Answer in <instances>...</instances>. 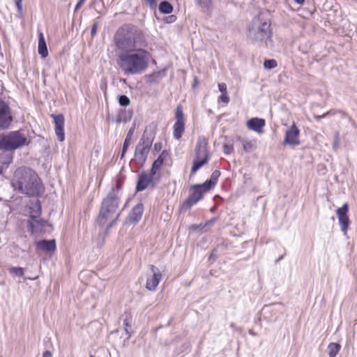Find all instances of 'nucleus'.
I'll list each match as a JSON object with an SVG mask.
<instances>
[{"label":"nucleus","instance_id":"obj_42","mask_svg":"<svg viewBox=\"0 0 357 357\" xmlns=\"http://www.w3.org/2000/svg\"><path fill=\"white\" fill-rule=\"evenodd\" d=\"M97 24L96 23H94L92 26V28H91V35L93 36L96 33V31H97Z\"/></svg>","mask_w":357,"mask_h":357},{"label":"nucleus","instance_id":"obj_10","mask_svg":"<svg viewBox=\"0 0 357 357\" xmlns=\"http://www.w3.org/2000/svg\"><path fill=\"white\" fill-rule=\"evenodd\" d=\"M150 275L147 276L146 288L149 291H154L162 279V273L158 268L154 265L149 266Z\"/></svg>","mask_w":357,"mask_h":357},{"label":"nucleus","instance_id":"obj_34","mask_svg":"<svg viewBox=\"0 0 357 357\" xmlns=\"http://www.w3.org/2000/svg\"><path fill=\"white\" fill-rule=\"evenodd\" d=\"M121 183L119 181H117L116 182V184H115V186L112 188V189L110 190V191H114L116 194H117V196L119 197V199L120 200V196H121V194H120V190L121 189Z\"/></svg>","mask_w":357,"mask_h":357},{"label":"nucleus","instance_id":"obj_38","mask_svg":"<svg viewBox=\"0 0 357 357\" xmlns=\"http://www.w3.org/2000/svg\"><path fill=\"white\" fill-rule=\"evenodd\" d=\"M176 17L174 15H172L167 17L165 19V21L167 23H173L176 21Z\"/></svg>","mask_w":357,"mask_h":357},{"label":"nucleus","instance_id":"obj_8","mask_svg":"<svg viewBox=\"0 0 357 357\" xmlns=\"http://www.w3.org/2000/svg\"><path fill=\"white\" fill-rule=\"evenodd\" d=\"M206 187L204 183L193 185L190 189V195L182 204L181 208L188 210L195 205L202 199L204 194L210 190Z\"/></svg>","mask_w":357,"mask_h":357},{"label":"nucleus","instance_id":"obj_15","mask_svg":"<svg viewBox=\"0 0 357 357\" xmlns=\"http://www.w3.org/2000/svg\"><path fill=\"white\" fill-rule=\"evenodd\" d=\"M159 181V178L152 177L151 172L149 174L143 172L139 176L136 185V190L137 192L143 191L148 188L150 184H152V185L154 186V182H158Z\"/></svg>","mask_w":357,"mask_h":357},{"label":"nucleus","instance_id":"obj_27","mask_svg":"<svg viewBox=\"0 0 357 357\" xmlns=\"http://www.w3.org/2000/svg\"><path fill=\"white\" fill-rule=\"evenodd\" d=\"M337 113H340L342 115V116H345V117H348L349 118V121L352 123V124H354V122L353 121V119H351V116H349L348 115V114L345 112H343L342 110H335V109H331L329 110L328 112H326L324 114V116L325 117H327V116H333Z\"/></svg>","mask_w":357,"mask_h":357},{"label":"nucleus","instance_id":"obj_37","mask_svg":"<svg viewBox=\"0 0 357 357\" xmlns=\"http://www.w3.org/2000/svg\"><path fill=\"white\" fill-rule=\"evenodd\" d=\"M218 89L222 93H227V85L225 83L218 84Z\"/></svg>","mask_w":357,"mask_h":357},{"label":"nucleus","instance_id":"obj_2","mask_svg":"<svg viewBox=\"0 0 357 357\" xmlns=\"http://www.w3.org/2000/svg\"><path fill=\"white\" fill-rule=\"evenodd\" d=\"M11 184L20 192L29 196L39 195L44 190L38 174L32 169L26 167L16 169Z\"/></svg>","mask_w":357,"mask_h":357},{"label":"nucleus","instance_id":"obj_36","mask_svg":"<svg viewBox=\"0 0 357 357\" xmlns=\"http://www.w3.org/2000/svg\"><path fill=\"white\" fill-rule=\"evenodd\" d=\"M218 100L225 104H227L229 102V97L228 96L227 93H225L221 94Z\"/></svg>","mask_w":357,"mask_h":357},{"label":"nucleus","instance_id":"obj_3","mask_svg":"<svg viewBox=\"0 0 357 357\" xmlns=\"http://www.w3.org/2000/svg\"><path fill=\"white\" fill-rule=\"evenodd\" d=\"M119 201L117 194L114 191H110L102 202L97 223L103 227L110 220L106 227L107 231L116 223L120 216L121 212L117 211Z\"/></svg>","mask_w":357,"mask_h":357},{"label":"nucleus","instance_id":"obj_13","mask_svg":"<svg viewBox=\"0 0 357 357\" xmlns=\"http://www.w3.org/2000/svg\"><path fill=\"white\" fill-rule=\"evenodd\" d=\"M169 157L168 151H162L158 158L153 162L151 168L150 172L152 177L160 179L162 167Z\"/></svg>","mask_w":357,"mask_h":357},{"label":"nucleus","instance_id":"obj_1","mask_svg":"<svg viewBox=\"0 0 357 357\" xmlns=\"http://www.w3.org/2000/svg\"><path fill=\"white\" fill-rule=\"evenodd\" d=\"M114 41L116 64L124 75H140L146 70L151 54L146 50L147 41L139 29L132 24H124L117 30Z\"/></svg>","mask_w":357,"mask_h":357},{"label":"nucleus","instance_id":"obj_31","mask_svg":"<svg viewBox=\"0 0 357 357\" xmlns=\"http://www.w3.org/2000/svg\"><path fill=\"white\" fill-rule=\"evenodd\" d=\"M197 3L203 8H209L211 5V0H196Z\"/></svg>","mask_w":357,"mask_h":357},{"label":"nucleus","instance_id":"obj_29","mask_svg":"<svg viewBox=\"0 0 357 357\" xmlns=\"http://www.w3.org/2000/svg\"><path fill=\"white\" fill-rule=\"evenodd\" d=\"M9 272L17 276H22L24 275V269L20 267H11L9 269Z\"/></svg>","mask_w":357,"mask_h":357},{"label":"nucleus","instance_id":"obj_46","mask_svg":"<svg viewBox=\"0 0 357 357\" xmlns=\"http://www.w3.org/2000/svg\"><path fill=\"white\" fill-rule=\"evenodd\" d=\"M297 3L302 5L305 2V0H294Z\"/></svg>","mask_w":357,"mask_h":357},{"label":"nucleus","instance_id":"obj_9","mask_svg":"<svg viewBox=\"0 0 357 357\" xmlns=\"http://www.w3.org/2000/svg\"><path fill=\"white\" fill-rule=\"evenodd\" d=\"M176 121L173 126V136L175 139L181 138L185 131V120L183 109L181 105L177 106L175 113Z\"/></svg>","mask_w":357,"mask_h":357},{"label":"nucleus","instance_id":"obj_7","mask_svg":"<svg viewBox=\"0 0 357 357\" xmlns=\"http://www.w3.org/2000/svg\"><path fill=\"white\" fill-rule=\"evenodd\" d=\"M209 151L208 141L204 137H199L195 147V158L191 169L190 176L194 175L202 166L207 164L209 160Z\"/></svg>","mask_w":357,"mask_h":357},{"label":"nucleus","instance_id":"obj_45","mask_svg":"<svg viewBox=\"0 0 357 357\" xmlns=\"http://www.w3.org/2000/svg\"><path fill=\"white\" fill-rule=\"evenodd\" d=\"M314 117L317 121H319L320 119H321L323 118H326L325 116H324V114H322V115H314Z\"/></svg>","mask_w":357,"mask_h":357},{"label":"nucleus","instance_id":"obj_21","mask_svg":"<svg viewBox=\"0 0 357 357\" xmlns=\"http://www.w3.org/2000/svg\"><path fill=\"white\" fill-rule=\"evenodd\" d=\"M38 53L43 58H45L48 55L45 37L42 32H40L38 35Z\"/></svg>","mask_w":357,"mask_h":357},{"label":"nucleus","instance_id":"obj_47","mask_svg":"<svg viewBox=\"0 0 357 357\" xmlns=\"http://www.w3.org/2000/svg\"><path fill=\"white\" fill-rule=\"evenodd\" d=\"M282 258V257H279V259H278L276 260V262H278V261H280Z\"/></svg>","mask_w":357,"mask_h":357},{"label":"nucleus","instance_id":"obj_41","mask_svg":"<svg viewBox=\"0 0 357 357\" xmlns=\"http://www.w3.org/2000/svg\"><path fill=\"white\" fill-rule=\"evenodd\" d=\"M150 7H153L155 5V0H144Z\"/></svg>","mask_w":357,"mask_h":357},{"label":"nucleus","instance_id":"obj_16","mask_svg":"<svg viewBox=\"0 0 357 357\" xmlns=\"http://www.w3.org/2000/svg\"><path fill=\"white\" fill-rule=\"evenodd\" d=\"M55 124V134L59 141L63 142L65 139L64 133V116L63 114H51Z\"/></svg>","mask_w":357,"mask_h":357},{"label":"nucleus","instance_id":"obj_17","mask_svg":"<svg viewBox=\"0 0 357 357\" xmlns=\"http://www.w3.org/2000/svg\"><path fill=\"white\" fill-rule=\"evenodd\" d=\"M47 225V221L40 218H29L28 220L29 230L31 234H38L42 231Z\"/></svg>","mask_w":357,"mask_h":357},{"label":"nucleus","instance_id":"obj_48","mask_svg":"<svg viewBox=\"0 0 357 357\" xmlns=\"http://www.w3.org/2000/svg\"><path fill=\"white\" fill-rule=\"evenodd\" d=\"M79 1L84 2L86 0H79Z\"/></svg>","mask_w":357,"mask_h":357},{"label":"nucleus","instance_id":"obj_24","mask_svg":"<svg viewBox=\"0 0 357 357\" xmlns=\"http://www.w3.org/2000/svg\"><path fill=\"white\" fill-rule=\"evenodd\" d=\"M220 176V172L219 170H215L211 174L210 178L204 183V185L207 186L206 188H209L210 190L213 188L216 185Z\"/></svg>","mask_w":357,"mask_h":357},{"label":"nucleus","instance_id":"obj_25","mask_svg":"<svg viewBox=\"0 0 357 357\" xmlns=\"http://www.w3.org/2000/svg\"><path fill=\"white\" fill-rule=\"evenodd\" d=\"M158 8L160 12L164 14H169L173 11V6L167 1H161Z\"/></svg>","mask_w":357,"mask_h":357},{"label":"nucleus","instance_id":"obj_20","mask_svg":"<svg viewBox=\"0 0 357 357\" xmlns=\"http://www.w3.org/2000/svg\"><path fill=\"white\" fill-rule=\"evenodd\" d=\"M36 246L45 252H53L56 250V241L54 239L42 240L36 242Z\"/></svg>","mask_w":357,"mask_h":357},{"label":"nucleus","instance_id":"obj_39","mask_svg":"<svg viewBox=\"0 0 357 357\" xmlns=\"http://www.w3.org/2000/svg\"><path fill=\"white\" fill-rule=\"evenodd\" d=\"M161 149H162V143L161 142H156L154 144L153 150L155 151H156V152H159V151H160Z\"/></svg>","mask_w":357,"mask_h":357},{"label":"nucleus","instance_id":"obj_35","mask_svg":"<svg viewBox=\"0 0 357 357\" xmlns=\"http://www.w3.org/2000/svg\"><path fill=\"white\" fill-rule=\"evenodd\" d=\"M123 325L125 326V331L126 333V334H128L129 335V337L130 336V333L128 331V328L130 327V319L129 318H126L123 321Z\"/></svg>","mask_w":357,"mask_h":357},{"label":"nucleus","instance_id":"obj_26","mask_svg":"<svg viewBox=\"0 0 357 357\" xmlns=\"http://www.w3.org/2000/svg\"><path fill=\"white\" fill-rule=\"evenodd\" d=\"M340 345L338 343L331 342L328 346L329 357H335L340 350Z\"/></svg>","mask_w":357,"mask_h":357},{"label":"nucleus","instance_id":"obj_32","mask_svg":"<svg viewBox=\"0 0 357 357\" xmlns=\"http://www.w3.org/2000/svg\"><path fill=\"white\" fill-rule=\"evenodd\" d=\"M242 144H243V149L245 151H251L254 148V144L252 142L244 140V141H243Z\"/></svg>","mask_w":357,"mask_h":357},{"label":"nucleus","instance_id":"obj_30","mask_svg":"<svg viewBox=\"0 0 357 357\" xmlns=\"http://www.w3.org/2000/svg\"><path fill=\"white\" fill-rule=\"evenodd\" d=\"M264 66L266 69H272L277 66V62L274 59L265 60Z\"/></svg>","mask_w":357,"mask_h":357},{"label":"nucleus","instance_id":"obj_12","mask_svg":"<svg viewBox=\"0 0 357 357\" xmlns=\"http://www.w3.org/2000/svg\"><path fill=\"white\" fill-rule=\"evenodd\" d=\"M300 130L294 123L285 132V136L282 142L283 145H289L291 146H298L301 144L299 140Z\"/></svg>","mask_w":357,"mask_h":357},{"label":"nucleus","instance_id":"obj_33","mask_svg":"<svg viewBox=\"0 0 357 357\" xmlns=\"http://www.w3.org/2000/svg\"><path fill=\"white\" fill-rule=\"evenodd\" d=\"M22 0H15V6L17 8V13L20 17L23 16V10H22Z\"/></svg>","mask_w":357,"mask_h":357},{"label":"nucleus","instance_id":"obj_4","mask_svg":"<svg viewBox=\"0 0 357 357\" xmlns=\"http://www.w3.org/2000/svg\"><path fill=\"white\" fill-rule=\"evenodd\" d=\"M272 34L270 20L264 19L260 15L252 20L248 28V37L253 43H264L267 45L268 41L271 40Z\"/></svg>","mask_w":357,"mask_h":357},{"label":"nucleus","instance_id":"obj_23","mask_svg":"<svg viewBox=\"0 0 357 357\" xmlns=\"http://www.w3.org/2000/svg\"><path fill=\"white\" fill-rule=\"evenodd\" d=\"M135 129V124H133V126L130 128V130L127 134V136L126 137V139L123 142L122 152H121V158H123L125 156V154H126V153L128 150V148L130 145V142L132 136L134 133Z\"/></svg>","mask_w":357,"mask_h":357},{"label":"nucleus","instance_id":"obj_6","mask_svg":"<svg viewBox=\"0 0 357 357\" xmlns=\"http://www.w3.org/2000/svg\"><path fill=\"white\" fill-rule=\"evenodd\" d=\"M27 143L26 136L20 130L0 135V149L4 151H15Z\"/></svg>","mask_w":357,"mask_h":357},{"label":"nucleus","instance_id":"obj_28","mask_svg":"<svg viewBox=\"0 0 357 357\" xmlns=\"http://www.w3.org/2000/svg\"><path fill=\"white\" fill-rule=\"evenodd\" d=\"M119 103L121 106L126 107L130 105V100L128 96L121 95L119 97Z\"/></svg>","mask_w":357,"mask_h":357},{"label":"nucleus","instance_id":"obj_11","mask_svg":"<svg viewBox=\"0 0 357 357\" xmlns=\"http://www.w3.org/2000/svg\"><path fill=\"white\" fill-rule=\"evenodd\" d=\"M12 121L13 116L9 105L0 99V129L8 128Z\"/></svg>","mask_w":357,"mask_h":357},{"label":"nucleus","instance_id":"obj_40","mask_svg":"<svg viewBox=\"0 0 357 357\" xmlns=\"http://www.w3.org/2000/svg\"><path fill=\"white\" fill-rule=\"evenodd\" d=\"M223 148H224V152L226 154H229L231 151H232V147L230 146H228L227 144L224 145Z\"/></svg>","mask_w":357,"mask_h":357},{"label":"nucleus","instance_id":"obj_19","mask_svg":"<svg viewBox=\"0 0 357 357\" xmlns=\"http://www.w3.org/2000/svg\"><path fill=\"white\" fill-rule=\"evenodd\" d=\"M144 212V206L142 204H137L135 206L128 215V220L132 223L138 222L142 216Z\"/></svg>","mask_w":357,"mask_h":357},{"label":"nucleus","instance_id":"obj_18","mask_svg":"<svg viewBox=\"0 0 357 357\" xmlns=\"http://www.w3.org/2000/svg\"><path fill=\"white\" fill-rule=\"evenodd\" d=\"M265 126V120L259 118H252L247 121L248 128L257 133L263 132V128Z\"/></svg>","mask_w":357,"mask_h":357},{"label":"nucleus","instance_id":"obj_14","mask_svg":"<svg viewBox=\"0 0 357 357\" xmlns=\"http://www.w3.org/2000/svg\"><path fill=\"white\" fill-rule=\"evenodd\" d=\"M349 211V205L347 203H345L342 205V207L339 208L336 211V213L337 215L339 224L340 226L341 231L346 235L349 225V218L347 215V213Z\"/></svg>","mask_w":357,"mask_h":357},{"label":"nucleus","instance_id":"obj_49","mask_svg":"<svg viewBox=\"0 0 357 357\" xmlns=\"http://www.w3.org/2000/svg\"><path fill=\"white\" fill-rule=\"evenodd\" d=\"M89 357H94V356H93V355H90V356H89Z\"/></svg>","mask_w":357,"mask_h":357},{"label":"nucleus","instance_id":"obj_44","mask_svg":"<svg viewBox=\"0 0 357 357\" xmlns=\"http://www.w3.org/2000/svg\"><path fill=\"white\" fill-rule=\"evenodd\" d=\"M83 3H84V2L79 1L75 6V10H79L82 6Z\"/></svg>","mask_w":357,"mask_h":357},{"label":"nucleus","instance_id":"obj_43","mask_svg":"<svg viewBox=\"0 0 357 357\" xmlns=\"http://www.w3.org/2000/svg\"><path fill=\"white\" fill-rule=\"evenodd\" d=\"M42 357H52V354L51 351L47 350L43 352Z\"/></svg>","mask_w":357,"mask_h":357},{"label":"nucleus","instance_id":"obj_5","mask_svg":"<svg viewBox=\"0 0 357 357\" xmlns=\"http://www.w3.org/2000/svg\"><path fill=\"white\" fill-rule=\"evenodd\" d=\"M156 130L157 126L155 123H151L146 126L142 138L135 148V158L138 162L143 164L146 160L155 136Z\"/></svg>","mask_w":357,"mask_h":357},{"label":"nucleus","instance_id":"obj_22","mask_svg":"<svg viewBox=\"0 0 357 357\" xmlns=\"http://www.w3.org/2000/svg\"><path fill=\"white\" fill-rule=\"evenodd\" d=\"M41 214V206L38 199L31 202L29 218H39Z\"/></svg>","mask_w":357,"mask_h":357}]
</instances>
